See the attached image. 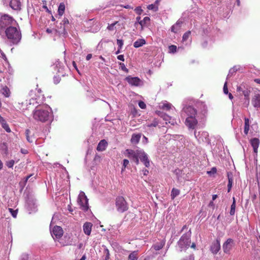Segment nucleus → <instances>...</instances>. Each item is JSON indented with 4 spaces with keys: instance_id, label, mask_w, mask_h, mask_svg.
<instances>
[{
    "instance_id": "f257e3e1",
    "label": "nucleus",
    "mask_w": 260,
    "mask_h": 260,
    "mask_svg": "<svg viewBox=\"0 0 260 260\" xmlns=\"http://www.w3.org/2000/svg\"><path fill=\"white\" fill-rule=\"evenodd\" d=\"M32 117L37 121H52L53 119L52 109L46 105L37 107L32 112Z\"/></svg>"
},
{
    "instance_id": "f03ea898",
    "label": "nucleus",
    "mask_w": 260,
    "mask_h": 260,
    "mask_svg": "<svg viewBox=\"0 0 260 260\" xmlns=\"http://www.w3.org/2000/svg\"><path fill=\"white\" fill-rule=\"evenodd\" d=\"M124 154L131 160L134 161L136 165L139 164L140 159L146 167L148 168L150 166V161L148 155L142 149L134 150L127 149L125 150Z\"/></svg>"
},
{
    "instance_id": "7ed1b4c3",
    "label": "nucleus",
    "mask_w": 260,
    "mask_h": 260,
    "mask_svg": "<svg viewBox=\"0 0 260 260\" xmlns=\"http://www.w3.org/2000/svg\"><path fill=\"white\" fill-rule=\"evenodd\" d=\"M1 36L6 37L13 45L17 44L21 39V34L18 25L7 28L6 30H4L3 36Z\"/></svg>"
},
{
    "instance_id": "20e7f679",
    "label": "nucleus",
    "mask_w": 260,
    "mask_h": 260,
    "mask_svg": "<svg viewBox=\"0 0 260 260\" xmlns=\"http://www.w3.org/2000/svg\"><path fill=\"white\" fill-rule=\"evenodd\" d=\"M17 25L16 21L12 17L7 14L4 15L0 19V35L3 36L4 30H6L7 28Z\"/></svg>"
},
{
    "instance_id": "39448f33",
    "label": "nucleus",
    "mask_w": 260,
    "mask_h": 260,
    "mask_svg": "<svg viewBox=\"0 0 260 260\" xmlns=\"http://www.w3.org/2000/svg\"><path fill=\"white\" fill-rule=\"evenodd\" d=\"M190 235L191 232L189 230L188 233L183 235L178 242V245L181 251L187 248L189 246L190 243Z\"/></svg>"
},
{
    "instance_id": "423d86ee",
    "label": "nucleus",
    "mask_w": 260,
    "mask_h": 260,
    "mask_svg": "<svg viewBox=\"0 0 260 260\" xmlns=\"http://www.w3.org/2000/svg\"><path fill=\"white\" fill-rule=\"evenodd\" d=\"M88 201V200L85 193L83 191H80L78 195L77 203L80 206V208L85 212L87 211L89 209Z\"/></svg>"
},
{
    "instance_id": "0eeeda50",
    "label": "nucleus",
    "mask_w": 260,
    "mask_h": 260,
    "mask_svg": "<svg viewBox=\"0 0 260 260\" xmlns=\"http://www.w3.org/2000/svg\"><path fill=\"white\" fill-rule=\"evenodd\" d=\"M115 205L117 211L120 213H123L128 209L127 203L123 197L119 196L116 198Z\"/></svg>"
},
{
    "instance_id": "6e6552de",
    "label": "nucleus",
    "mask_w": 260,
    "mask_h": 260,
    "mask_svg": "<svg viewBox=\"0 0 260 260\" xmlns=\"http://www.w3.org/2000/svg\"><path fill=\"white\" fill-rule=\"evenodd\" d=\"M198 118V116L187 117L185 121V125L189 129H195L198 127V125L199 121Z\"/></svg>"
},
{
    "instance_id": "1a4fd4ad",
    "label": "nucleus",
    "mask_w": 260,
    "mask_h": 260,
    "mask_svg": "<svg viewBox=\"0 0 260 260\" xmlns=\"http://www.w3.org/2000/svg\"><path fill=\"white\" fill-rule=\"evenodd\" d=\"M235 245V242L231 238L228 239L222 245V249L224 253L230 254L231 251Z\"/></svg>"
},
{
    "instance_id": "9d476101",
    "label": "nucleus",
    "mask_w": 260,
    "mask_h": 260,
    "mask_svg": "<svg viewBox=\"0 0 260 260\" xmlns=\"http://www.w3.org/2000/svg\"><path fill=\"white\" fill-rule=\"evenodd\" d=\"M182 114H184L186 117L197 116V111L192 106L189 105L184 106L182 109Z\"/></svg>"
},
{
    "instance_id": "9b49d317",
    "label": "nucleus",
    "mask_w": 260,
    "mask_h": 260,
    "mask_svg": "<svg viewBox=\"0 0 260 260\" xmlns=\"http://www.w3.org/2000/svg\"><path fill=\"white\" fill-rule=\"evenodd\" d=\"M126 81L129 85L134 86H141L143 85V82L138 77H133L128 76L125 78Z\"/></svg>"
},
{
    "instance_id": "f8f14e48",
    "label": "nucleus",
    "mask_w": 260,
    "mask_h": 260,
    "mask_svg": "<svg viewBox=\"0 0 260 260\" xmlns=\"http://www.w3.org/2000/svg\"><path fill=\"white\" fill-rule=\"evenodd\" d=\"M195 137L200 142H207L208 141L209 135L207 132H199L196 131L194 132Z\"/></svg>"
},
{
    "instance_id": "ddd939ff",
    "label": "nucleus",
    "mask_w": 260,
    "mask_h": 260,
    "mask_svg": "<svg viewBox=\"0 0 260 260\" xmlns=\"http://www.w3.org/2000/svg\"><path fill=\"white\" fill-rule=\"evenodd\" d=\"M51 234L54 239H59L63 235V230L60 226H55L51 231Z\"/></svg>"
},
{
    "instance_id": "4468645a",
    "label": "nucleus",
    "mask_w": 260,
    "mask_h": 260,
    "mask_svg": "<svg viewBox=\"0 0 260 260\" xmlns=\"http://www.w3.org/2000/svg\"><path fill=\"white\" fill-rule=\"evenodd\" d=\"M22 0H10V7L14 10L20 11L21 9Z\"/></svg>"
},
{
    "instance_id": "2eb2a0df",
    "label": "nucleus",
    "mask_w": 260,
    "mask_h": 260,
    "mask_svg": "<svg viewBox=\"0 0 260 260\" xmlns=\"http://www.w3.org/2000/svg\"><path fill=\"white\" fill-rule=\"evenodd\" d=\"M220 249V240L217 239L216 241L212 243L210 247V250L214 254H217Z\"/></svg>"
},
{
    "instance_id": "dca6fc26",
    "label": "nucleus",
    "mask_w": 260,
    "mask_h": 260,
    "mask_svg": "<svg viewBox=\"0 0 260 260\" xmlns=\"http://www.w3.org/2000/svg\"><path fill=\"white\" fill-rule=\"evenodd\" d=\"M92 224L89 222H86L83 225V230L84 234L89 236L91 234Z\"/></svg>"
},
{
    "instance_id": "f3484780",
    "label": "nucleus",
    "mask_w": 260,
    "mask_h": 260,
    "mask_svg": "<svg viewBox=\"0 0 260 260\" xmlns=\"http://www.w3.org/2000/svg\"><path fill=\"white\" fill-rule=\"evenodd\" d=\"M250 144L253 149V152L255 154H257V149L259 145V140L258 139L254 138L250 140Z\"/></svg>"
},
{
    "instance_id": "a211bd4d",
    "label": "nucleus",
    "mask_w": 260,
    "mask_h": 260,
    "mask_svg": "<svg viewBox=\"0 0 260 260\" xmlns=\"http://www.w3.org/2000/svg\"><path fill=\"white\" fill-rule=\"evenodd\" d=\"M107 145V142L105 140H102L99 143L96 147V150L99 151H104L106 149Z\"/></svg>"
},
{
    "instance_id": "6ab92c4d",
    "label": "nucleus",
    "mask_w": 260,
    "mask_h": 260,
    "mask_svg": "<svg viewBox=\"0 0 260 260\" xmlns=\"http://www.w3.org/2000/svg\"><path fill=\"white\" fill-rule=\"evenodd\" d=\"M159 107L160 109L167 111H169L172 109L173 108H174V107L172 106V105L167 102V101H165L160 103Z\"/></svg>"
},
{
    "instance_id": "aec40b11",
    "label": "nucleus",
    "mask_w": 260,
    "mask_h": 260,
    "mask_svg": "<svg viewBox=\"0 0 260 260\" xmlns=\"http://www.w3.org/2000/svg\"><path fill=\"white\" fill-rule=\"evenodd\" d=\"M191 35L190 31H187L184 34L182 37V42L185 43V45L190 44L191 43V40L189 39Z\"/></svg>"
},
{
    "instance_id": "412c9836",
    "label": "nucleus",
    "mask_w": 260,
    "mask_h": 260,
    "mask_svg": "<svg viewBox=\"0 0 260 260\" xmlns=\"http://www.w3.org/2000/svg\"><path fill=\"white\" fill-rule=\"evenodd\" d=\"M160 116L163 118V119L166 121V123L167 124L170 123L172 125L174 124L175 121L171 117L169 116V115L166 114H162Z\"/></svg>"
},
{
    "instance_id": "4be33fe9",
    "label": "nucleus",
    "mask_w": 260,
    "mask_h": 260,
    "mask_svg": "<svg viewBox=\"0 0 260 260\" xmlns=\"http://www.w3.org/2000/svg\"><path fill=\"white\" fill-rule=\"evenodd\" d=\"M251 102L255 108H260V95H255L253 98Z\"/></svg>"
},
{
    "instance_id": "5701e85b",
    "label": "nucleus",
    "mask_w": 260,
    "mask_h": 260,
    "mask_svg": "<svg viewBox=\"0 0 260 260\" xmlns=\"http://www.w3.org/2000/svg\"><path fill=\"white\" fill-rule=\"evenodd\" d=\"M137 20L139 21V23L141 25L142 27L146 26L150 21V19L149 17H145L143 20L140 21V17H137Z\"/></svg>"
},
{
    "instance_id": "b1692460",
    "label": "nucleus",
    "mask_w": 260,
    "mask_h": 260,
    "mask_svg": "<svg viewBox=\"0 0 260 260\" xmlns=\"http://www.w3.org/2000/svg\"><path fill=\"white\" fill-rule=\"evenodd\" d=\"M25 133L26 140L28 142L32 143L35 140V138L34 137L33 135H31V132L29 129H26Z\"/></svg>"
},
{
    "instance_id": "393cba45",
    "label": "nucleus",
    "mask_w": 260,
    "mask_h": 260,
    "mask_svg": "<svg viewBox=\"0 0 260 260\" xmlns=\"http://www.w3.org/2000/svg\"><path fill=\"white\" fill-rule=\"evenodd\" d=\"M141 135L140 134H133L131 141L133 144H137L139 143L141 138Z\"/></svg>"
},
{
    "instance_id": "a878e982",
    "label": "nucleus",
    "mask_w": 260,
    "mask_h": 260,
    "mask_svg": "<svg viewBox=\"0 0 260 260\" xmlns=\"http://www.w3.org/2000/svg\"><path fill=\"white\" fill-rule=\"evenodd\" d=\"M250 126V121L248 118H244V133L245 135H247L248 133Z\"/></svg>"
},
{
    "instance_id": "bb28decb",
    "label": "nucleus",
    "mask_w": 260,
    "mask_h": 260,
    "mask_svg": "<svg viewBox=\"0 0 260 260\" xmlns=\"http://www.w3.org/2000/svg\"><path fill=\"white\" fill-rule=\"evenodd\" d=\"M146 44V41L144 39H139L134 43V46L135 48H139Z\"/></svg>"
},
{
    "instance_id": "cd10ccee",
    "label": "nucleus",
    "mask_w": 260,
    "mask_h": 260,
    "mask_svg": "<svg viewBox=\"0 0 260 260\" xmlns=\"http://www.w3.org/2000/svg\"><path fill=\"white\" fill-rule=\"evenodd\" d=\"M64 11H65V5L63 3H61L59 4V7L58 8V11H57L58 14L60 16H62V15L64 13Z\"/></svg>"
},
{
    "instance_id": "c85d7f7f",
    "label": "nucleus",
    "mask_w": 260,
    "mask_h": 260,
    "mask_svg": "<svg viewBox=\"0 0 260 260\" xmlns=\"http://www.w3.org/2000/svg\"><path fill=\"white\" fill-rule=\"evenodd\" d=\"M138 251H134L129 254L128 260H138Z\"/></svg>"
},
{
    "instance_id": "c756f323",
    "label": "nucleus",
    "mask_w": 260,
    "mask_h": 260,
    "mask_svg": "<svg viewBox=\"0 0 260 260\" xmlns=\"http://www.w3.org/2000/svg\"><path fill=\"white\" fill-rule=\"evenodd\" d=\"M235 209H236V200L234 197L233 198V203L231 206V210L230 211V214L231 215H234L235 213Z\"/></svg>"
},
{
    "instance_id": "7c9ffc66",
    "label": "nucleus",
    "mask_w": 260,
    "mask_h": 260,
    "mask_svg": "<svg viewBox=\"0 0 260 260\" xmlns=\"http://www.w3.org/2000/svg\"><path fill=\"white\" fill-rule=\"evenodd\" d=\"M103 253L104 260H109L110 258V252L106 246H104Z\"/></svg>"
},
{
    "instance_id": "2f4dec72",
    "label": "nucleus",
    "mask_w": 260,
    "mask_h": 260,
    "mask_svg": "<svg viewBox=\"0 0 260 260\" xmlns=\"http://www.w3.org/2000/svg\"><path fill=\"white\" fill-rule=\"evenodd\" d=\"M1 92L6 97H9L10 96V90L7 86L3 87L1 89Z\"/></svg>"
},
{
    "instance_id": "473e14b6",
    "label": "nucleus",
    "mask_w": 260,
    "mask_h": 260,
    "mask_svg": "<svg viewBox=\"0 0 260 260\" xmlns=\"http://www.w3.org/2000/svg\"><path fill=\"white\" fill-rule=\"evenodd\" d=\"M53 66L54 68H56L58 72H60V70L62 69V63L59 60L56 61L55 63L53 64Z\"/></svg>"
},
{
    "instance_id": "72a5a7b5",
    "label": "nucleus",
    "mask_w": 260,
    "mask_h": 260,
    "mask_svg": "<svg viewBox=\"0 0 260 260\" xmlns=\"http://www.w3.org/2000/svg\"><path fill=\"white\" fill-rule=\"evenodd\" d=\"M180 193V191L179 189L173 188L171 191V198L172 199H174L177 196H178Z\"/></svg>"
},
{
    "instance_id": "f704fd0d",
    "label": "nucleus",
    "mask_w": 260,
    "mask_h": 260,
    "mask_svg": "<svg viewBox=\"0 0 260 260\" xmlns=\"http://www.w3.org/2000/svg\"><path fill=\"white\" fill-rule=\"evenodd\" d=\"M69 20L67 18H64L63 19V20H62V23H60L61 25H63V26L62 27V30H60L59 31V32H61V33H63L64 34L65 33V27H64V25L66 24H69Z\"/></svg>"
},
{
    "instance_id": "c9c22d12",
    "label": "nucleus",
    "mask_w": 260,
    "mask_h": 260,
    "mask_svg": "<svg viewBox=\"0 0 260 260\" xmlns=\"http://www.w3.org/2000/svg\"><path fill=\"white\" fill-rule=\"evenodd\" d=\"M164 245H165V242L162 241V242H160L159 243H157V244L154 245L153 247L155 250H159L161 249L164 247Z\"/></svg>"
},
{
    "instance_id": "e433bc0d",
    "label": "nucleus",
    "mask_w": 260,
    "mask_h": 260,
    "mask_svg": "<svg viewBox=\"0 0 260 260\" xmlns=\"http://www.w3.org/2000/svg\"><path fill=\"white\" fill-rule=\"evenodd\" d=\"M147 9L150 10H152L154 12H156L158 10V8L156 5L152 4L151 5H149L147 6Z\"/></svg>"
},
{
    "instance_id": "4c0bfd02",
    "label": "nucleus",
    "mask_w": 260,
    "mask_h": 260,
    "mask_svg": "<svg viewBox=\"0 0 260 260\" xmlns=\"http://www.w3.org/2000/svg\"><path fill=\"white\" fill-rule=\"evenodd\" d=\"M177 51V46L174 45L169 47V52L170 53H174Z\"/></svg>"
},
{
    "instance_id": "58836bf2",
    "label": "nucleus",
    "mask_w": 260,
    "mask_h": 260,
    "mask_svg": "<svg viewBox=\"0 0 260 260\" xmlns=\"http://www.w3.org/2000/svg\"><path fill=\"white\" fill-rule=\"evenodd\" d=\"M117 23H118V21H115L111 24H109L108 26H107V29H108L109 30H110V31L113 30L115 28V27H114L115 26Z\"/></svg>"
},
{
    "instance_id": "ea45409f",
    "label": "nucleus",
    "mask_w": 260,
    "mask_h": 260,
    "mask_svg": "<svg viewBox=\"0 0 260 260\" xmlns=\"http://www.w3.org/2000/svg\"><path fill=\"white\" fill-rule=\"evenodd\" d=\"M129 164V160L126 159H124L123 160V164H122V168L121 169V171L123 172L125 168Z\"/></svg>"
},
{
    "instance_id": "a19ab883",
    "label": "nucleus",
    "mask_w": 260,
    "mask_h": 260,
    "mask_svg": "<svg viewBox=\"0 0 260 260\" xmlns=\"http://www.w3.org/2000/svg\"><path fill=\"white\" fill-rule=\"evenodd\" d=\"M15 164V161L13 159H11V160H8L6 162V166L9 168H13L14 165Z\"/></svg>"
},
{
    "instance_id": "79ce46f5",
    "label": "nucleus",
    "mask_w": 260,
    "mask_h": 260,
    "mask_svg": "<svg viewBox=\"0 0 260 260\" xmlns=\"http://www.w3.org/2000/svg\"><path fill=\"white\" fill-rule=\"evenodd\" d=\"M3 128L4 129H5V131L8 132V133H9L11 132V129L8 125V124L7 123V122L5 123H3V124L2 125Z\"/></svg>"
},
{
    "instance_id": "37998d69",
    "label": "nucleus",
    "mask_w": 260,
    "mask_h": 260,
    "mask_svg": "<svg viewBox=\"0 0 260 260\" xmlns=\"http://www.w3.org/2000/svg\"><path fill=\"white\" fill-rule=\"evenodd\" d=\"M9 210L10 212V213H11L12 216L13 217L16 218V216H17V210H13L11 208H9Z\"/></svg>"
},
{
    "instance_id": "c03bdc74",
    "label": "nucleus",
    "mask_w": 260,
    "mask_h": 260,
    "mask_svg": "<svg viewBox=\"0 0 260 260\" xmlns=\"http://www.w3.org/2000/svg\"><path fill=\"white\" fill-rule=\"evenodd\" d=\"M256 180L259 185V188L260 190V168L256 173Z\"/></svg>"
},
{
    "instance_id": "a18cd8bd",
    "label": "nucleus",
    "mask_w": 260,
    "mask_h": 260,
    "mask_svg": "<svg viewBox=\"0 0 260 260\" xmlns=\"http://www.w3.org/2000/svg\"><path fill=\"white\" fill-rule=\"evenodd\" d=\"M157 125H158V122L155 120V121H153V122H152L151 123L147 124L146 125V126L148 127H156Z\"/></svg>"
},
{
    "instance_id": "49530a36",
    "label": "nucleus",
    "mask_w": 260,
    "mask_h": 260,
    "mask_svg": "<svg viewBox=\"0 0 260 260\" xmlns=\"http://www.w3.org/2000/svg\"><path fill=\"white\" fill-rule=\"evenodd\" d=\"M119 65H120V66L121 69L122 71H124V72H126V73H128V69L125 67V65H124V64L123 63H121H121H119Z\"/></svg>"
},
{
    "instance_id": "de8ad7c7",
    "label": "nucleus",
    "mask_w": 260,
    "mask_h": 260,
    "mask_svg": "<svg viewBox=\"0 0 260 260\" xmlns=\"http://www.w3.org/2000/svg\"><path fill=\"white\" fill-rule=\"evenodd\" d=\"M117 44L118 46V48H119V49H121L123 45V41L122 40L117 39Z\"/></svg>"
},
{
    "instance_id": "09e8293b",
    "label": "nucleus",
    "mask_w": 260,
    "mask_h": 260,
    "mask_svg": "<svg viewBox=\"0 0 260 260\" xmlns=\"http://www.w3.org/2000/svg\"><path fill=\"white\" fill-rule=\"evenodd\" d=\"M138 105L142 109H144L146 107V104L143 101H139Z\"/></svg>"
},
{
    "instance_id": "8fccbe9b",
    "label": "nucleus",
    "mask_w": 260,
    "mask_h": 260,
    "mask_svg": "<svg viewBox=\"0 0 260 260\" xmlns=\"http://www.w3.org/2000/svg\"><path fill=\"white\" fill-rule=\"evenodd\" d=\"M236 69L234 68L231 69L229 71V73L227 76V79L232 76V74L236 72Z\"/></svg>"
},
{
    "instance_id": "3c124183",
    "label": "nucleus",
    "mask_w": 260,
    "mask_h": 260,
    "mask_svg": "<svg viewBox=\"0 0 260 260\" xmlns=\"http://www.w3.org/2000/svg\"><path fill=\"white\" fill-rule=\"evenodd\" d=\"M216 168L215 167H213L210 171L207 172V174L211 175L212 174L216 173Z\"/></svg>"
},
{
    "instance_id": "603ef678",
    "label": "nucleus",
    "mask_w": 260,
    "mask_h": 260,
    "mask_svg": "<svg viewBox=\"0 0 260 260\" xmlns=\"http://www.w3.org/2000/svg\"><path fill=\"white\" fill-rule=\"evenodd\" d=\"M223 92L225 94L228 93V89L227 87V82L226 81L224 84L223 88Z\"/></svg>"
},
{
    "instance_id": "864d4df0",
    "label": "nucleus",
    "mask_w": 260,
    "mask_h": 260,
    "mask_svg": "<svg viewBox=\"0 0 260 260\" xmlns=\"http://www.w3.org/2000/svg\"><path fill=\"white\" fill-rule=\"evenodd\" d=\"M110 41L109 39H103L100 42L99 45L100 44L102 45L103 43H108Z\"/></svg>"
},
{
    "instance_id": "5fc2aeb1",
    "label": "nucleus",
    "mask_w": 260,
    "mask_h": 260,
    "mask_svg": "<svg viewBox=\"0 0 260 260\" xmlns=\"http://www.w3.org/2000/svg\"><path fill=\"white\" fill-rule=\"evenodd\" d=\"M232 183H233L232 179L229 178V182H228V191H230V190H231V188L232 185Z\"/></svg>"
},
{
    "instance_id": "6e6d98bb",
    "label": "nucleus",
    "mask_w": 260,
    "mask_h": 260,
    "mask_svg": "<svg viewBox=\"0 0 260 260\" xmlns=\"http://www.w3.org/2000/svg\"><path fill=\"white\" fill-rule=\"evenodd\" d=\"M178 27H177V26L174 24L171 27V31L176 32L178 30Z\"/></svg>"
},
{
    "instance_id": "4d7b16f0",
    "label": "nucleus",
    "mask_w": 260,
    "mask_h": 260,
    "mask_svg": "<svg viewBox=\"0 0 260 260\" xmlns=\"http://www.w3.org/2000/svg\"><path fill=\"white\" fill-rule=\"evenodd\" d=\"M181 260H194V256L193 255H190L187 257H186L184 258H183Z\"/></svg>"
},
{
    "instance_id": "13d9d810",
    "label": "nucleus",
    "mask_w": 260,
    "mask_h": 260,
    "mask_svg": "<svg viewBox=\"0 0 260 260\" xmlns=\"http://www.w3.org/2000/svg\"><path fill=\"white\" fill-rule=\"evenodd\" d=\"M94 160L95 161L100 162L101 160V156L98 154L95 155Z\"/></svg>"
},
{
    "instance_id": "bf43d9fd",
    "label": "nucleus",
    "mask_w": 260,
    "mask_h": 260,
    "mask_svg": "<svg viewBox=\"0 0 260 260\" xmlns=\"http://www.w3.org/2000/svg\"><path fill=\"white\" fill-rule=\"evenodd\" d=\"M28 256L27 254L22 255L20 260H28Z\"/></svg>"
},
{
    "instance_id": "052dcab7",
    "label": "nucleus",
    "mask_w": 260,
    "mask_h": 260,
    "mask_svg": "<svg viewBox=\"0 0 260 260\" xmlns=\"http://www.w3.org/2000/svg\"><path fill=\"white\" fill-rule=\"evenodd\" d=\"M136 11L137 12V13L139 14H141V13L142 12V9L141 8V7H137L136 9H135Z\"/></svg>"
},
{
    "instance_id": "680f3d73",
    "label": "nucleus",
    "mask_w": 260,
    "mask_h": 260,
    "mask_svg": "<svg viewBox=\"0 0 260 260\" xmlns=\"http://www.w3.org/2000/svg\"><path fill=\"white\" fill-rule=\"evenodd\" d=\"M182 23V22L181 21L178 20L177 21V22L175 24L177 27L179 28L181 27V25Z\"/></svg>"
},
{
    "instance_id": "e2e57ef3",
    "label": "nucleus",
    "mask_w": 260,
    "mask_h": 260,
    "mask_svg": "<svg viewBox=\"0 0 260 260\" xmlns=\"http://www.w3.org/2000/svg\"><path fill=\"white\" fill-rule=\"evenodd\" d=\"M117 59L123 61L124 60V56L123 55H118L117 56Z\"/></svg>"
},
{
    "instance_id": "0e129e2a",
    "label": "nucleus",
    "mask_w": 260,
    "mask_h": 260,
    "mask_svg": "<svg viewBox=\"0 0 260 260\" xmlns=\"http://www.w3.org/2000/svg\"><path fill=\"white\" fill-rule=\"evenodd\" d=\"M6 122V121H5L4 118L0 115V123L1 124V125H2L3 123H5Z\"/></svg>"
},
{
    "instance_id": "69168bd1",
    "label": "nucleus",
    "mask_w": 260,
    "mask_h": 260,
    "mask_svg": "<svg viewBox=\"0 0 260 260\" xmlns=\"http://www.w3.org/2000/svg\"><path fill=\"white\" fill-rule=\"evenodd\" d=\"M56 31V30H54L53 29L47 28L46 32L48 34L52 33L53 31Z\"/></svg>"
},
{
    "instance_id": "338daca9",
    "label": "nucleus",
    "mask_w": 260,
    "mask_h": 260,
    "mask_svg": "<svg viewBox=\"0 0 260 260\" xmlns=\"http://www.w3.org/2000/svg\"><path fill=\"white\" fill-rule=\"evenodd\" d=\"M237 91H243V94H244V95H245V96H246V94H245V91H243L242 88V87H241V86H238V87H237Z\"/></svg>"
},
{
    "instance_id": "774afa93",
    "label": "nucleus",
    "mask_w": 260,
    "mask_h": 260,
    "mask_svg": "<svg viewBox=\"0 0 260 260\" xmlns=\"http://www.w3.org/2000/svg\"><path fill=\"white\" fill-rule=\"evenodd\" d=\"M92 57V54H88L86 57V59L87 60H90Z\"/></svg>"
}]
</instances>
